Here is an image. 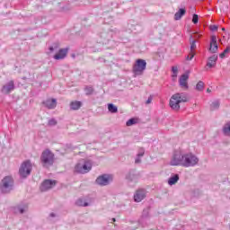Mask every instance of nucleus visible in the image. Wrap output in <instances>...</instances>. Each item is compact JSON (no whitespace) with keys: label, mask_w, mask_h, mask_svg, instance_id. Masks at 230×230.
<instances>
[{"label":"nucleus","mask_w":230,"mask_h":230,"mask_svg":"<svg viewBox=\"0 0 230 230\" xmlns=\"http://www.w3.org/2000/svg\"><path fill=\"white\" fill-rule=\"evenodd\" d=\"M171 166H183L184 168H191L199 164V157L193 153H183L176 150L172 154L170 161Z\"/></svg>","instance_id":"obj_1"},{"label":"nucleus","mask_w":230,"mask_h":230,"mask_svg":"<svg viewBox=\"0 0 230 230\" xmlns=\"http://www.w3.org/2000/svg\"><path fill=\"white\" fill-rule=\"evenodd\" d=\"M57 184V181H51V180H45L40 186L41 191H48V190H51L55 185Z\"/></svg>","instance_id":"obj_8"},{"label":"nucleus","mask_w":230,"mask_h":230,"mask_svg":"<svg viewBox=\"0 0 230 230\" xmlns=\"http://www.w3.org/2000/svg\"><path fill=\"white\" fill-rule=\"evenodd\" d=\"M192 22L194 24H197V22H199V15L193 14V16H192Z\"/></svg>","instance_id":"obj_33"},{"label":"nucleus","mask_w":230,"mask_h":230,"mask_svg":"<svg viewBox=\"0 0 230 230\" xmlns=\"http://www.w3.org/2000/svg\"><path fill=\"white\" fill-rule=\"evenodd\" d=\"M177 182H179V174H174L168 180L169 186H173V184H177Z\"/></svg>","instance_id":"obj_19"},{"label":"nucleus","mask_w":230,"mask_h":230,"mask_svg":"<svg viewBox=\"0 0 230 230\" xmlns=\"http://www.w3.org/2000/svg\"><path fill=\"white\" fill-rule=\"evenodd\" d=\"M135 163H136V164H139V163H141V156H138L137 155V158L135 159Z\"/></svg>","instance_id":"obj_36"},{"label":"nucleus","mask_w":230,"mask_h":230,"mask_svg":"<svg viewBox=\"0 0 230 230\" xmlns=\"http://www.w3.org/2000/svg\"><path fill=\"white\" fill-rule=\"evenodd\" d=\"M67 49H59L58 53L54 55L55 60H64L65 57H67Z\"/></svg>","instance_id":"obj_15"},{"label":"nucleus","mask_w":230,"mask_h":230,"mask_svg":"<svg viewBox=\"0 0 230 230\" xmlns=\"http://www.w3.org/2000/svg\"><path fill=\"white\" fill-rule=\"evenodd\" d=\"M18 211H19V213H21V215H22V213H24L25 210H24V208H19Z\"/></svg>","instance_id":"obj_39"},{"label":"nucleus","mask_w":230,"mask_h":230,"mask_svg":"<svg viewBox=\"0 0 230 230\" xmlns=\"http://www.w3.org/2000/svg\"><path fill=\"white\" fill-rule=\"evenodd\" d=\"M189 58H191V52L188 55Z\"/></svg>","instance_id":"obj_43"},{"label":"nucleus","mask_w":230,"mask_h":230,"mask_svg":"<svg viewBox=\"0 0 230 230\" xmlns=\"http://www.w3.org/2000/svg\"><path fill=\"white\" fill-rule=\"evenodd\" d=\"M230 52V46H227L226 49L219 55L221 58H226V55Z\"/></svg>","instance_id":"obj_27"},{"label":"nucleus","mask_w":230,"mask_h":230,"mask_svg":"<svg viewBox=\"0 0 230 230\" xmlns=\"http://www.w3.org/2000/svg\"><path fill=\"white\" fill-rule=\"evenodd\" d=\"M82 107V102L79 101H74L70 103V109L72 111H78Z\"/></svg>","instance_id":"obj_20"},{"label":"nucleus","mask_w":230,"mask_h":230,"mask_svg":"<svg viewBox=\"0 0 230 230\" xmlns=\"http://www.w3.org/2000/svg\"><path fill=\"white\" fill-rule=\"evenodd\" d=\"M40 161L42 166L48 168L49 166H53V163H55V154L51 152L49 149H46L42 152L40 155Z\"/></svg>","instance_id":"obj_3"},{"label":"nucleus","mask_w":230,"mask_h":230,"mask_svg":"<svg viewBox=\"0 0 230 230\" xmlns=\"http://www.w3.org/2000/svg\"><path fill=\"white\" fill-rule=\"evenodd\" d=\"M188 93H181L173 94L171 99L169 105L172 111H180L181 110V103H186L188 102Z\"/></svg>","instance_id":"obj_2"},{"label":"nucleus","mask_w":230,"mask_h":230,"mask_svg":"<svg viewBox=\"0 0 230 230\" xmlns=\"http://www.w3.org/2000/svg\"><path fill=\"white\" fill-rule=\"evenodd\" d=\"M93 169V162L91 160H86L82 164V171L81 172L84 173H89L91 170Z\"/></svg>","instance_id":"obj_13"},{"label":"nucleus","mask_w":230,"mask_h":230,"mask_svg":"<svg viewBox=\"0 0 230 230\" xmlns=\"http://www.w3.org/2000/svg\"><path fill=\"white\" fill-rule=\"evenodd\" d=\"M84 92L86 96H91L94 93V88L93 86H85Z\"/></svg>","instance_id":"obj_24"},{"label":"nucleus","mask_w":230,"mask_h":230,"mask_svg":"<svg viewBox=\"0 0 230 230\" xmlns=\"http://www.w3.org/2000/svg\"><path fill=\"white\" fill-rule=\"evenodd\" d=\"M218 51V43L217 42V36L212 35L210 38L209 52L217 53Z\"/></svg>","instance_id":"obj_10"},{"label":"nucleus","mask_w":230,"mask_h":230,"mask_svg":"<svg viewBox=\"0 0 230 230\" xmlns=\"http://www.w3.org/2000/svg\"><path fill=\"white\" fill-rule=\"evenodd\" d=\"M172 78H177V74H172Z\"/></svg>","instance_id":"obj_41"},{"label":"nucleus","mask_w":230,"mask_h":230,"mask_svg":"<svg viewBox=\"0 0 230 230\" xmlns=\"http://www.w3.org/2000/svg\"><path fill=\"white\" fill-rule=\"evenodd\" d=\"M13 89H15V83L13 81H9L2 87L1 92L3 94H10L11 91H13Z\"/></svg>","instance_id":"obj_9"},{"label":"nucleus","mask_w":230,"mask_h":230,"mask_svg":"<svg viewBox=\"0 0 230 230\" xmlns=\"http://www.w3.org/2000/svg\"><path fill=\"white\" fill-rule=\"evenodd\" d=\"M190 78V75L188 74H183L181 75L179 79V84L181 89H184V91H187L188 89V80Z\"/></svg>","instance_id":"obj_11"},{"label":"nucleus","mask_w":230,"mask_h":230,"mask_svg":"<svg viewBox=\"0 0 230 230\" xmlns=\"http://www.w3.org/2000/svg\"><path fill=\"white\" fill-rule=\"evenodd\" d=\"M75 204H76V206H83L84 208L89 206V203H87L86 200L84 199H77Z\"/></svg>","instance_id":"obj_25"},{"label":"nucleus","mask_w":230,"mask_h":230,"mask_svg":"<svg viewBox=\"0 0 230 230\" xmlns=\"http://www.w3.org/2000/svg\"><path fill=\"white\" fill-rule=\"evenodd\" d=\"M217 30H218V26H217V25H210V31H217Z\"/></svg>","instance_id":"obj_35"},{"label":"nucleus","mask_w":230,"mask_h":230,"mask_svg":"<svg viewBox=\"0 0 230 230\" xmlns=\"http://www.w3.org/2000/svg\"><path fill=\"white\" fill-rule=\"evenodd\" d=\"M0 190L2 193H10L13 190V178L5 176L0 183Z\"/></svg>","instance_id":"obj_4"},{"label":"nucleus","mask_w":230,"mask_h":230,"mask_svg":"<svg viewBox=\"0 0 230 230\" xmlns=\"http://www.w3.org/2000/svg\"><path fill=\"white\" fill-rule=\"evenodd\" d=\"M146 69V61L144 59H137L133 66V73L135 75H143Z\"/></svg>","instance_id":"obj_6"},{"label":"nucleus","mask_w":230,"mask_h":230,"mask_svg":"<svg viewBox=\"0 0 230 230\" xmlns=\"http://www.w3.org/2000/svg\"><path fill=\"white\" fill-rule=\"evenodd\" d=\"M150 103H152V96H149L147 101H146L147 105L150 104Z\"/></svg>","instance_id":"obj_38"},{"label":"nucleus","mask_w":230,"mask_h":230,"mask_svg":"<svg viewBox=\"0 0 230 230\" xmlns=\"http://www.w3.org/2000/svg\"><path fill=\"white\" fill-rule=\"evenodd\" d=\"M195 49H197V40H192L190 43V56H187V60H193V57H195Z\"/></svg>","instance_id":"obj_16"},{"label":"nucleus","mask_w":230,"mask_h":230,"mask_svg":"<svg viewBox=\"0 0 230 230\" xmlns=\"http://www.w3.org/2000/svg\"><path fill=\"white\" fill-rule=\"evenodd\" d=\"M172 72L173 75L179 73V68L177 66H172Z\"/></svg>","instance_id":"obj_34"},{"label":"nucleus","mask_w":230,"mask_h":230,"mask_svg":"<svg viewBox=\"0 0 230 230\" xmlns=\"http://www.w3.org/2000/svg\"><path fill=\"white\" fill-rule=\"evenodd\" d=\"M44 107L49 110H53L57 108V99H47L42 102Z\"/></svg>","instance_id":"obj_14"},{"label":"nucleus","mask_w":230,"mask_h":230,"mask_svg":"<svg viewBox=\"0 0 230 230\" xmlns=\"http://www.w3.org/2000/svg\"><path fill=\"white\" fill-rule=\"evenodd\" d=\"M186 14V9H180L175 14H174V20L180 21V19L182 18L183 15Z\"/></svg>","instance_id":"obj_21"},{"label":"nucleus","mask_w":230,"mask_h":230,"mask_svg":"<svg viewBox=\"0 0 230 230\" xmlns=\"http://www.w3.org/2000/svg\"><path fill=\"white\" fill-rule=\"evenodd\" d=\"M146 197V190L140 189L137 190L134 194V200L136 202H141Z\"/></svg>","instance_id":"obj_12"},{"label":"nucleus","mask_w":230,"mask_h":230,"mask_svg":"<svg viewBox=\"0 0 230 230\" xmlns=\"http://www.w3.org/2000/svg\"><path fill=\"white\" fill-rule=\"evenodd\" d=\"M50 217H55V213H51V214H50Z\"/></svg>","instance_id":"obj_44"},{"label":"nucleus","mask_w":230,"mask_h":230,"mask_svg":"<svg viewBox=\"0 0 230 230\" xmlns=\"http://www.w3.org/2000/svg\"><path fill=\"white\" fill-rule=\"evenodd\" d=\"M49 127H55V125H57V119H50L49 120V123H48Z\"/></svg>","instance_id":"obj_31"},{"label":"nucleus","mask_w":230,"mask_h":230,"mask_svg":"<svg viewBox=\"0 0 230 230\" xmlns=\"http://www.w3.org/2000/svg\"><path fill=\"white\" fill-rule=\"evenodd\" d=\"M111 181H112V176L109 174H102L96 179V182L99 186H107L111 184Z\"/></svg>","instance_id":"obj_7"},{"label":"nucleus","mask_w":230,"mask_h":230,"mask_svg":"<svg viewBox=\"0 0 230 230\" xmlns=\"http://www.w3.org/2000/svg\"><path fill=\"white\" fill-rule=\"evenodd\" d=\"M137 155L138 157H143V155H145V148L140 147V148L138 149V153H137Z\"/></svg>","instance_id":"obj_32"},{"label":"nucleus","mask_w":230,"mask_h":230,"mask_svg":"<svg viewBox=\"0 0 230 230\" xmlns=\"http://www.w3.org/2000/svg\"><path fill=\"white\" fill-rule=\"evenodd\" d=\"M126 179H127L128 184H132V182H134V184L137 183V175H136L132 172H128L126 175Z\"/></svg>","instance_id":"obj_17"},{"label":"nucleus","mask_w":230,"mask_h":230,"mask_svg":"<svg viewBox=\"0 0 230 230\" xmlns=\"http://www.w3.org/2000/svg\"><path fill=\"white\" fill-rule=\"evenodd\" d=\"M222 31H226V28H222Z\"/></svg>","instance_id":"obj_45"},{"label":"nucleus","mask_w":230,"mask_h":230,"mask_svg":"<svg viewBox=\"0 0 230 230\" xmlns=\"http://www.w3.org/2000/svg\"><path fill=\"white\" fill-rule=\"evenodd\" d=\"M136 123H137V119H129L126 122V125H127V127H132V125H136Z\"/></svg>","instance_id":"obj_29"},{"label":"nucleus","mask_w":230,"mask_h":230,"mask_svg":"<svg viewBox=\"0 0 230 230\" xmlns=\"http://www.w3.org/2000/svg\"><path fill=\"white\" fill-rule=\"evenodd\" d=\"M223 133L225 136H230V121L226 123L223 127Z\"/></svg>","instance_id":"obj_22"},{"label":"nucleus","mask_w":230,"mask_h":230,"mask_svg":"<svg viewBox=\"0 0 230 230\" xmlns=\"http://www.w3.org/2000/svg\"><path fill=\"white\" fill-rule=\"evenodd\" d=\"M218 107H220V102L219 101H215L210 105L211 111H217V109H218Z\"/></svg>","instance_id":"obj_26"},{"label":"nucleus","mask_w":230,"mask_h":230,"mask_svg":"<svg viewBox=\"0 0 230 230\" xmlns=\"http://www.w3.org/2000/svg\"><path fill=\"white\" fill-rule=\"evenodd\" d=\"M217 60H218V57L217 56H212L208 58V61L207 63V66L208 67H215V66L217 65Z\"/></svg>","instance_id":"obj_18"},{"label":"nucleus","mask_w":230,"mask_h":230,"mask_svg":"<svg viewBox=\"0 0 230 230\" xmlns=\"http://www.w3.org/2000/svg\"><path fill=\"white\" fill-rule=\"evenodd\" d=\"M58 49L57 46L56 47H49L50 53H53V51H55V49Z\"/></svg>","instance_id":"obj_37"},{"label":"nucleus","mask_w":230,"mask_h":230,"mask_svg":"<svg viewBox=\"0 0 230 230\" xmlns=\"http://www.w3.org/2000/svg\"><path fill=\"white\" fill-rule=\"evenodd\" d=\"M197 91H204V82L199 81L196 85Z\"/></svg>","instance_id":"obj_30"},{"label":"nucleus","mask_w":230,"mask_h":230,"mask_svg":"<svg viewBox=\"0 0 230 230\" xmlns=\"http://www.w3.org/2000/svg\"><path fill=\"white\" fill-rule=\"evenodd\" d=\"M82 163H78L75 166V170L74 172L75 173H82Z\"/></svg>","instance_id":"obj_28"},{"label":"nucleus","mask_w":230,"mask_h":230,"mask_svg":"<svg viewBox=\"0 0 230 230\" xmlns=\"http://www.w3.org/2000/svg\"><path fill=\"white\" fill-rule=\"evenodd\" d=\"M147 215H148V212H146V210H144L143 211V217H147Z\"/></svg>","instance_id":"obj_40"},{"label":"nucleus","mask_w":230,"mask_h":230,"mask_svg":"<svg viewBox=\"0 0 230 230\" xmlns=\"http://www.w3.org/2000/svg\"><path fill=\"white\" fill-rule=\"evenodd\" d=\"M108 111L111 112V114H116V112H118V107L112 103H110L108 104Z\"/></svg>","instance_id":"obj_23"},{"label":"nucleus","mask_w":230,"mask_h":230,"mask_svg":"<svg viewBox=\"0 0 230 230\" xmlns=\"http://www.w3.org/2000/svg\"><path fill=\"white\" fill-rule=\"evenodd\" d=\"M32 165L30 160L23 162L19 169L20 176L26 179L31 173Z\"/></svg>","instance_id":"obj_5"},{"label":"nucleus","mask_w":230,"mask_h":230,"mask_svg":"<svg viewBox=\"0 0 230 230\" xmlns=\"http://www.w3.org/2000/svg\"><path fill=\"white\" fill-rule=\"evenodd\" d=\"M207 93H211V89L208 88Z\"/></svg>","instance_id":"obj_42"}]
</instances>
